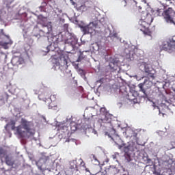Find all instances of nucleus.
<instances>
[{"label": "nucleus", "instance_id": "6e6552de", "mask_svg": "<svg viewBox=\"0 0 175 175\" xmlns=\"http://www.w3.org/2000/svg\"><path fill=\"white\" fill-rule=\"evenodd\" d=\"M142 66L144 68V71L147 76L154 80L155 79L154 75L156 74V70L148 64L143 63Z\"/></svg>", "mask_w": 175, "mask_h": 175}, {"label": "nucleus", "instance_id": "b1692460", "mask_svg": "<svg viewBox=\"0 0 175 175\" xmlns=\"http://www.w3.org/2000/svg\"><path fill=\"white\" fill-rule=\"evenodd\" d=\"M15 124H16V122L14 120H12L9 124L8 125H10L12 126V130H15L16 129V126H15Z\"/></svg>", "mask_w": 175, "mask_h": 175}, {"label": "nucleus", "instance_id": "412c9836", "mask_svg": "<svg viewBox=\"0 0 175 175\" xmlns=\"http://www.w3.org/2000/svg\"><path fill=\"white\" fill-rule=\"evenodd\" d=\"M106 135H108L110 138H111L112 141L115 142V143H117V140L120 139V137L116 135H113L112 137L110 136L108 133H106Z\"/></svg>", "mask_w": 175, "mask_h": 175}, {"label": "nucleus", "instance_id": "c9c22d12", "mask_svg": "<svg viewBox=\"0 0 175 175\" xmlns=\"http://www.w3.org/2000/svg\"><path fill=\"white\" fill-rule=\"evenodd\" d=\"M85 52H89L88 51H86Z\"/></svg>", "mask_w": 175, "mask_h": 175}, {"label": "nucleus", "instance_id": "f8f14e48", "mask_svg": "<svg viewBox=\"0 0 175 175\" xmlns=\"http://www.w3.org/2000/svg\"><path fill=\"white\" fill-rule=\"evenodd\" d=\"M136 149V144L134 142H129L127 146L124 148V152H133Z\"/></svg>", "mask_w": 175, "mask_h": 175}, {"label": "nucleus", "instance_id": "393cba45", "mask_svg": "<svg viewBox=\"0 0 175 175\" xmlns=\"http://www.w3.org/2000/svg\"><path fill=\"white\" fill-rule=\"evenodd\" d=\"M6 154V151L4 150L3 148H0V158H3Z\"/></svg>", "mask_w": 175, "mask_h": 175}, {"label": "nucleus", "instance_id": "7c9ffc66", "mask_svg": "<svg viewBox=\"0 0 175 175\" xmlns=\"http://www.w3.org/2000/svg\"><path fill=\"white\" fill-rule=\"evenodd\" d=\"M105 111V108H104V107H102L101 109H100V111H103V112H104Z\"/></svg>", "mask_w": 175, "mask_h": 175}, {"label": "nucleus", "instance_id": "2eb2a0df", "mask_svg": "<svg viewBox=\"0 0 175 175\" xmlns=\"http://www.w3.org/2000/svg\"><path fill=\"white\" fill-rule=\"evenodd\" d=\"M109 67L111 72H115L119 69L118 64L115 62H110Z\"/></svg>", "mask_w": 175, "mask_h": 175}, {"label": "nucleus", "instance_id": "c756f323", "mask_svg": "<svg viewBox=\"0 0 175 175\" xmlns=\"http://www.w3.org/2000/svg\"><path fill=\"white\" fill-rule=\"evenodd\" d=\"M42 96H43V94L39 95V96H38V98H39L40 100H44L46 98H43Z\"/></svg>", "mask_w": 175, "mask_h": 175}, {"label": "nucleus", "instance_id": "cd10ccee", "mask_svg": "<svg viewBox=\"0 0 175 175\" xmlns=\"http://www.w3.org/2000/svg\"><path fill=\"white\" fill-rule=\"evenodd\" d=\"M68 27H69V25L68 24H67V23L64 24V30L67 31V32H68Z\"/></svg>", "mask_w": 175, "mask_h": 175}, {"label": "nucleus", "instance_id": "5701e85b", "mask_svg": "<svg viewBox=\"0 0 175 175\" xmlns=\"http://www.w3.org/2000/svg\"><path fill=\"white\" fill-rule=\"evenodd\" d=\"M84 58H87V55H84V52L81 53L78 57L77 62L81 61V59H84Z\"/></svg>", "mask_w": 175, "mask_h": 175}, {"label": "nucleus", "instance_id": "dca6fc26", "mask_svg": "<svg viewBox=\"0 0 175 175\" xmlns=\"http://www.w3.org/2000/svg\"><path fill=\"white\" fill-rule=\"evenodd\" d=\"M5 163L8 166H13L14 164V161L12 160V157L6 155L5 157Z\"/></svg>", "mask_w": 175, "mask_h": 175}, {"label": "nucleus", "instance_id": "4be33fe9", "mask_svg": "<svg viewBox=\"0 0 175 175\" xmlns=\"http://www.w3.org/2000/svg\"><path fill=\"white\" fill-rule=\"evenodd\" d=\"M62 64H63L64 66H68V60L66 57H61Z\"/></svg>", "mask_w": 175, "mask_h": 175}, {"label": "nucleus", "instance_id": "0eeeda50", "mask_svg": "<svg viewBox=\"0 0 175 175\" xmlns=\"http://www.w3.org/2000/svg\"><path fill=\"white\" fill-rule=\"evenodd\" d=\"M135 46L133 47H128L124 49V56L126 59H129L130 61H134L135 53Z\"/></svg>", "mask_w": 175, "mask_h": 175}, {"label": "nucleus", "instance_id": "a211bd4d", "mask_svg": "<svg viewBox=\"0 0 175 175\" xmlns=\"http://www.w3.org/2000/svg\"><path fill=\"white\" fill-rule=\"evenodd\" d=\"M52 32V27L51 26H44V33L46 34H49Z\"/></svg>", "mask_w": 175, "mask_h": 175}, {"label": "nucleus", "instance_id": "1a4fd4ad", "mask_svg": "<svg viewBox=\"0 0 175 175\" xmlns=\"http://www.w3.org/2000/svg\"><path fill=\"white\" fill-rule=\"evenodd\" d=\"M92 163L95 165L92 167V172H94L93 175H96L100 172V162L98 161V160L97 159L96 157L94 154H92Z\"/></svg>", "mask_w": 175, "mask_h": 175}, {"label": "nucleus", "instance_id": "6ab92c4d", "mask_svg": "<svg viewBox=\"0 0 175 175\" xmlns=\"http://www.w3.org/2000/svg\"><path fill=\"white\" fill-rule=\"evenodd\" d=\"M124 158L127 162H131L132 161L131 155L130 152H124Z\"/></svg>", "mask_w": 175, "mask_h": 175}, {"label": "nucleus", "instance_id": "a878e982", "mask_svg": "<svg viewBox=\"0 0 175 175\" xmlns=\"http://www.w3.org/2000/svg\"><path fill=\"white\" fill-rule=\"evenodd\" d=\"M144 85V83H139L138 87L140 91H142L144 94H146L145 90L143 89Z\"/></svg>", "mask_w": 175, "mask_h": 175}, {"label": "nucleus", "instance_id": "f03ea898", "mask_svg": "<svg viewBox=\"0 0 175 175\" xmlns=\"http://www.w3.org/2000/svg\"><path fill=\"white\" fill-rule=\"evenodd\" d=\"M165 5L168 6L167 3H163L164 9L159 8L157 11V15L160 17H163L165 22L167 24H173L175 25V12L173 10L172 8H168L165 9Z\"/></svg>", "mask_w": 175, "mask_h": 175}, {"label": "nucleus", "instance_id": "2f4dec72", "mask_svg": "<svg viewBox=\"0 0 175 175\" xmlns=\"http://www.w3.org/2000/svg\"><path fill=\"white\" fill-rule=\"evenodd\" d=\"M166 2H169L170 3H172L171 1L172 0H165Z\"/></svg>", "mask_w": 175, "mask_h": 175}, {"label": "nucleus", "instance_id": "7ed1b4c3", "mask_svg": "<svg viewBox=\"0 0 175 175\" xmlns=\"http://www.w3.org/2000/svg\"><path fill=\"white\" fill-rule=\"evenodd\" d=\"M153 21V17L151 14H147L143 13L142 18L139 21V25L140 31H142L144 35L151 36L152 31L149 29V26Z\"/></svg>", "mask_w": 175, "mask_h": 175}, {"label": "nucleus", "instance_id": "ddd939ff", "mask_svg": "<svg viewBox=\"0 0 175 175\" xmlns=\"http://www.w3.org/2000/svg\"><path fill=\"white\" fill-rule=\"evenodd\" d=\"M59 42V38H57L56 36L52 38V42H51V44H50L49 46H48L46 47V50H47L46 52H49L50 51H53L54 49H51V48L52 46H53V44H56V43L58 44Z\"/></svg>", "mask_w": 175, "mask_h": 175}, {"label": "nucleus", "instance_id": "4468645a", "mask_svg": "<svg viewBox=\"0 0 175 175\" xmlns=\"http://www.w3.org/2000/svg\"><path fill=\"white\" fill-rule=\"evenodd\" d=\"M110 122L111 120L107 116H104V118H99L98 121L100 126H103L104 124H108Z\"/></svg>", "mask_w": 175, "mask_h": 175}, {"label": "nucleus", "instance_id": "20e7f679", "mask_svg": "<svg viewBox=\"0 0 175 175\" xmlns=\"http://www.w3.org/2000/svg\"><path fill=\"white\" fill-rule=\"evenodd\" d=\"M12 42L9 36L5 34L3 29H0V62L2 61L4 57H6L5 54L1 51L2 48L8 49L9 47L8 44H12Z\"/></svg>", "mask_w": 175, "mask_h": 175}, {"label": "nucleus", "instance_id": "f257e3e1", "mask_svg": "<svg viewBox=\"0 0 175 175\" xmlns=\"http://www.w3.org/2000/svg\"><path fill=\"white\" fill-rule=\"evenodd\" d=\"M16 133L21 138L30 137L34 136L36 130L33 128V124L25 118L21 119V124L16 127Z\"/></svg>", "mask_w": 175, "mask_h": 175}, {"label": "nucleus", "instance_id": "39448f33", "mask_svg": "<svg viewBox=\"0 0 175 175\" xmlns=\"http://www.w3.org/2000/svg\"><path fill=\"white\" fill-rule=\"evenodd\" d=\"M77 39L76 36L73 33H69V31H66V38L64 39V43L71 46L72 49L75 48V45L77 44Z\"/></svg>", "mask_w": 175, "mask_h": 175}, {"label": "nucleus", "instance_id": "c85d7f7f", "mask_svg": "<svg viewBox=\"0 0 175 175\" xmlns=\"http://www.w3.org/2000/svg\"><path fill=\"white\" fill-rule=\"evenodd\" d=\"M50 99L51 101H55L56 100V96L55 95H51L50 96Z\"/></svg>", "mask_w": 175, "mask_h": 175}, {"label": "nucleus", "instance_id": "aec40b11", "mask_svg": "<svg viewBox=\"0 0 175 175\" xmlns=\"http://www.w3.org/2000/svg\"><path fill=\"white\" fill-rule=\"evenodd\" d=\"M80 166L82 167L85 170V172H90V170L87 168L86 164L83 159H81Z\"/></svg>", "mask_w": 175, "mask_h": 175}, {"label": "nucleus", "instance_id": "473e14b6", "mask_svg": "<svg viewBox=\"0 0 175 175\" xmlns=\"http://www.w3.org/2000/svg\"><path fill=\"white\" fill-rule=\"evenodd\" d=\"M103 175H106V174H107V172H103Z\"/></svg>", "mask_w": 175, "mask_h": 175}, {"label": "nucleus", "instance_id": "f3484780", "mask_svg": "<svg viewBox=\"0 0 175 175\" xmlns=\"http://www.w3.org/2000/svg\"><path fill=\"white\" fill-rule=\"evenodd\" d=\"M9 96L7 93L3 92L0 94V100L5 103V101L7 102L8 100Z\"/></svg>", "mask_w": 175, "mask_h": 175}, {"label": "nucleus", "instance_id": "bb28decb", "mask_svg": "<svg viewBox=\"0 0 175 175\" xmlns=\"http://www.w3.org/2000/svg\"><path fill=\"white\" fill-rule=\"evenodd\" d=\"M70 169L71 170H78V169H77V165H76V164H75L74 165H70Z\"/></svg>", "mask_w": 175, "mask_h": 175}, {"label": "nucleus", "instance_id": "423d86ee", "mask_svg": "<svg viewBox=\"0 0 175 175\" xmlns=\"http://www.w3.org/2000/svg\"><path fill=\"white\" fill-rule=\"evenodd\" d=\"M81 31L83 34H90L91 36L96 35V30L94 29V23H90V24L84 26L80 27Z\"/></svg>", "mask_w": 175, "mask_h": 175}, {"label": "nucleus", "instance_id": "9b49d317", "mask_svg": "<svg viewBox=\"0 0 175 175\" xmlns=\"http://www.w3.org/2000/svg\"><path fill=\"white\" fill-rule=\"evenodd\" d=\"M11 63L14 66H19L24 64L25 60L23 57L15 56L12 58Z\"/></svg>", "mask_w": 175, "mask_h": 175}, {"label": "nucleus", "instance_id": "f704fd0d", "mask_svg": "<svg viewBox=\"0 0 175 175\" xmlns=\"http://www.w3.org/2000/svg\"><path fill=\"white\" fill-rule=\"evenodd\" d=\"M72 4H73V5H75V2H72Z\"/></svg>", "mask_w": 175, "mask_h": 175}, {"label": "nucleus", "instance_id": "9d476101", "mask_svg": "<svg viewBox=\"0 0 175 175\" xmlns=\"http://www.w3.org/2000/svg\"><path fill=\"white\" fill-rule=\"evenodd\" d=\"M174 47L173 42L171 40L164 41L163 42V44H161V50H164L165 51H170L172 50Z\"/></svg>", "mask_w": 175, "mask_h": 175}, {"label": "nucleus", "instance_id": "72a5a7b5", "mask_svg": "<svg viewBox=\"0 0 175 175\" xmlns=\"http://www.w3.org/2000/svg\"><path fill=\"white\" fill-rule=\"evenodd\" d=\"M84 7H85V5H81V8H84Z\"/></svg>", "mask_w": 175, "mask_h": 175}]
</instances>
